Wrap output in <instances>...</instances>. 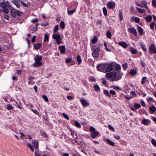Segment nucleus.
I'll return each mask as SVG.
<instances>
[{
	"instance_id": "nucleus-1",
	"label": "nucleus",
	"mask_w": 156,
	"mask_h": 156,
	"mask_svg": "<svg viewBox=\"0 0 156 156\" xmlns=\"http://www.w3.org/2000/svg\"><path fill=\"white\" fill-rule=\"evenodd\" d=\"M112 71L106 73L107 78L110 81H118L122 78L123 73L120 71Z\"/></svg>"
},
{
	"instance_id": "nucleus-2",
	"label": "nucleus",
	"mask_w": 156,
	"mask_h": 156,
	"mask_svg": "<svg viewBox=\"0 0 156 156\" xmlns=\"http://www.w3.org/2000/svg\"><path fill=\"white\" fill-rule=\"evenodd\" d=\"M121 69L120 66L115 62H112L110 63H105L106 72H110L115 69L116 71H118Z\"/></svg>"
},
{
	"instance_id": "nucleus-3",
	"label": "nucleus",
	"mask_w": 156,
	"mask_h": 156,
	"mask_svg": "<svg viewBox=\"0 0 156 156\" xmlns=\"http://www.w3.org/2000/svg\"><path fill=\"white\" fill-rule=\"evenodd\" d=\"M90 131L91 133V136L93 139H95L96 136L99 135V132L92 126H91L90 127Z\"/></svg>"
},
{
	"instance_id": "nucleus-4",
	"label": "nucleus",
	"mask_w": 156,
	"mask_h": 156,
	"mask_svg": "<svg viewBox=\"0 0 156 156\" xmlns=\"http://www.w3.org/2000/svg\"><path fill=\"white\" fill-rule=\"evenodd\" d=\"M92 55L94 58H97L99 55V52L100 51V48L98 45L95 46L93 49Z\"/></svg>"
},
{
	"instance_id": "nucleus-5",
	"label": "nucleus",
	"mask_w": 156,
	"mask_h": 156,
	"mask_svg": "<svg viewBox=\"0 0 156 156\" xmlns=\"http://www.w3.org/2000/svg\"><path fill=\"white\" fill-rule=\"evenodd\" d=\"M97 68L98 71L105 73V63H103L98 65L97 66Z\"/></svg>"
},
{
	"instance_id": "nucleus-6",
	"label": "nucleus",
	"mask_w": 156,
	"mask_h": 156,
	"mask_svg": "<svg viewBox=\"0 0 156 156\" xmlns=\"http://www.w3.org/2000/svg\"><path fill=\"white\" fill-rule=\"evenodd\" d=\"M108 9H114L115 7V3L112 0L108 2L106 5Z\"/></svg>"
},
{
	"instance_id": "nucleus-7",
	"label": "nucleus",
	"mask_w": 156,
	"mask_h": 156,
	"mask_svg": "<svg viewBox=\"0 0 156 156\" xmlns=\"http://www.w3.org/2000/svg\"><path fill=\"white\" fill-rule=\"evenodd\" d=\"M9 9H10V14L11 16L14 17H16V16H20L21 14L20 13H19L13 11H12V9H13L12 7L10 5H9Z\"/></svg>"
},
{
	"instance_id": "nucleus-8",
	"label": "nucleus",
	"mask_w": 156,
	"mask_h": 156,
	"mask_svg": "<svg viewBox=\"0 0 156 156\" xmlns=\"http://www.w3.org/2000/svg\"><path fill=\"white\" fill-rule=\"evenodd\" d=\"M141 107V105L138 103H134V105H133L130 106V108L132 111H134L136 109H139Z\"/></svg>"
},
{
	"instance_id": "nucleus-9",
	"label": "nucleus",
	"mask_w": 156,
	"mask_h": 156,
	"mask_svg": "<svg viewBox=\"0 0 156 156\" xmlns=\"http://www.w3.org/2000/svg\"><path fill=\"white\" fill-rule=\"evenodd\" d=\"M80 101L83 106L84 107H87L89 105V103L87 101L83 98H80Z\"/></svg>"
},
{
	"instance_id": "nucleus-10",
	"label": "nucleus",
	"mask_w": 156,
	"mask_h": 156,
	"mask_svg": "<svg viewBox=\"0 0 156 156\" xmlns=\"http://www.w3.org/2000/svg\"><path fill=\"white\" fill-rule=\"evenodd\" d=\"M149 52L150 54L156 53V48L154 44H151L149 48Z\"/></svg>"
},
{
	"instance_id": "nucleus-11",
	"label": "nucleus",
	"mask_w": 156,
	"mask_h": 156,
	"mask_svg": "<svg viewBox=\"0 0 156 156\" xmlns=\"http://www.w3.org/2000/svg\"><path fill=\"white\" fill-rule=\"evenodd\" d=\"M34 60L35 62H37L38 64H40L42 65V62H41L42 60V57L41 55H37L36 57L34 58Z\"/></svg>"
},
{
	"instance_id": "nucleus-12",
	"label": "nucleus",
	"mask_w": 156,
	"mask_h": 156,
	"mask_svg": "<svg viewBox=\"0 0 156 156\" xmlns=\"http://www.w3.org/2000/svg\"><path fill=\"white\" fill-rule=\"evenodd\" d=\"M128 30L129 33L133 34L134 35L136 36L137 35V33L136 30L134 27L129 28L128 29Z\"/></svg>"
},
{
	"instance_id": "nucleus-13",
	"label": "nucleus",
	"mask_w": 156,
	"mask_h": 156,
	"mask_svg": "<svg viewBox=\"0 0 156 156\" xmlns=\"http://www.w3.org/2000/svg\"><path fill=\"white\" fill-rule=\"evenodd\" d=\"M38 141L37 140H32V144L33 145L35 149H38L39 148Z\"/></svg>"
},
{
	"instance_id": "nucleus-14",
	"label": "nucleus",
	"mask_w": 156,
	"mask_h": 156,
	"mask_svg": "<svg viewBox=\"0 0 156 156\" xmlns=\"http://www.w3.org/2000/svg\"><path fill=\"white\" fill-rule=\"evenodd\" d=\"M14 103H13V104L14 106L17 107L20 109H22L23 108L21 106L22 105V104L20 101H14Z\"/></svg>"
},
{
	"instance_id": "nucleus-15",
	"label": "nucleus",
	"mask_w": 156,
	"mask_h": 156,
	"mask_svg": "<svg viewBox=\"0 0 156 156\" xmlns=\"http://www.w3.org/2000/svg\"><path fill=\"white\" fill-rule=\"evenodd\" d=\"M104 141H106L107 143L110 146H113L115 145V143L109 139H106Z\"/></svg>"
},
{
	"instance_id": "nucleus-16",
	"label": "nucleus",
	"mask_w": 156,
	"mask_h": 156,
	"mask_svg": "<svg viewBox=\"0 0 156 156\" xmlns=\"http://www.w3.org/2000/svg\"><path fill=\"white\" fill-rule=\"evenodd\" d=\"M118 44L124 48H126L128 46V44L125 42L120 41L118 42Z\"/></svg>"
},
{
	"instance_id": "nucleus-17",
	"label": "nucleus",
	"mask_w": 156,
	"mask_h": 156,
	"mask_svg": "<svg viewBox=\"0 0 156 156\" xmlns=\"http://www.w3.org/2000/svg\"><path fill=\"white\" fill-rule=\"evenodd\" d=\"M151 123V121L149 119H143L142 122V123L147 126H148L149 124Z\"/></svg>"
},
{
	"instance_id": "nucleus-18",
	"label": "nucleus",
	"mask_w": 156,
	"mask_h": 156,
	"mask_svg": "<svg viewBox=\"0 0 156 156\" xmlns=\"http://www.w3.org/2000/svg\"><path fill=\"white\" fill-rule=\"evenodd\" d=\"M130 21L131 22H133L134 21L136 23H139L140 20V18L138 17H132L130 18Z\"/></svg>"
},
{
	"instance_id": "nucleus-19",
	"label": "nucleus",
	"mask_w": 156,
	"mask_h": 156,
	"mask_svg": "<svg viewBox=\"0 0 156 156\" xmlns=\"http://www.w3.org/2000/svg\"><path fill=\"white\" fill-rule=\"evenodd\" d=\"M58 49L60 50L61 54L65 53L66 49L65 47L64 46H61L59 47Z\"/></svg>"
},
{
	"instance_id": "nucleus-20",
	"label": "nucleus",
	"mask_w": 156,
	"mask_h": 156,
	"mask_svg": "<svg viewBox=\"0 0 156 156\" xmlns=\"http://www.w3.org/2000/svg\"><path fill=\"white\" fill-rule=\"evenodd\" d=\"M140 7L141 8H147V6L146 1L145 0H143L140 3Z\"/></svg>"
},
{
	"instance_id": "nucleus-21",
	"label": "nucleus",
	"mask_w": 156,
	"mask_h": 156,
	"mask_svg": "<svg viewBox=\"0 0 156 156\" xmlns=\"http://www.w3.org/2000/svg\"><path fill=\"white\" fill-rule=\"evenodd\" d=\"M149 110L150 111V112L151 114H153L155 111L156 108L153 105L149 108Z\"/></svg>"
},
{
	"instance_id": "nucleus-22",
	"label": "nucleus",
	"mask_w": 156,
	"mask_h": 156,
	"mask_svg": "<svg viewBox=\"0 0 156 156\" xmlns=\"http://www.w3.org/2000/svg\"><path fill=\"white\" fill-rule=\"evenodd\" d=\"M72 124L78 128H80L81 127V126L80 123L77 121L73 122Z\"/></svg>"
},
{
	"instance_id": "nucleus-23",
	"label": "nucleus",
	"mask_w": 156,
	"mask_h": 156,
	"mask_svg": "<svg viewBox=\"0 0 156 156\" xmlns=\"http://www.w3.org/2000/svg\"><path fill=\"white\" fill-rule=\"evenodd\" d=\"M41 44L40 43L35 44L34 45V49L36 50L39 49L41 47Z\"/></svg>"
},
{
	"instance_id": "nucleus-24",
	"label": "nucleus",
	"mask_w": 156,
	"mask_h": 156,
	"mask_svg": "<svg viewBox=\"0 0 156 156\" xmlns=\"http://www.w3.org/2000/svg\"><path fill=\"white\" fill-rule=\"evenodd\" d=\"M129 51L132 54H136L137 52V50L133 47H131L129 48Z\"/></svg>"
},
{
	"instance_id": "nucleus-25",
	"label": "nucleus",
	"mask_w": 156,
	"mask_h": 156,
	"mask_svg": "<svg viewBox=\"0 0 156 156\" xmlns=\"http://www.w3.org/2000/svg\"><path fill=\"white\" fill-rule=\"evenodd\" d=\"M144 19L146 20L147 22H150L152 20V17L151 15H149L147 17L144 18Z\"/></svg>"
},
{
	"instance_id": "nucleus-26",
	"label": "nucleus",
	"mask_w": 156,
	"mask_h": 156,
	"mask_svg": "<svg viewBox=\"0 0 156 156\" xmlns=\"http://www.w3.org/2000/svg\"><path fill=\"white\" fill-rule=\"evenodd\" d=\"M129 73L131 76H134L137 73V71L136 69H133L131 70Z\"/></svg>"
},
{
	"instance_id": "nucleus-27",
	"label": "nucleus",
	"mask_w": 156,
	"mask_h": 156,
	"mask_svg": "<svg viewBox=\"0 0 156 156\" xmlns=\"http://www.w3.org/2000/svg\"><path fill=\"white\" fill-rule=\"evenodd\" d=\"M12 2L14 3L18 8H19L20 6V4L19 2L16 0H13Z\"/></svg>"
},
{
	"instance_id": "nucleus-28",
	"label": "nucleus",
	"mask_w": 156,
	"mask_h": 156,
	"mask_svg": "<svg viewBox=\"0 0 156 156\" xmlns=\"http://www.w3.org/2000/svg\"><path fill=\"white\" fill-rule=\"evenodd\" d=\"M52 36L53 38L55 40H57L61 37L59 34H53Z\"/></svg>"
},
{
	"instance_id": "nucleus-29",
	"label": "nucleus",
	"mask_w": 156,
	"mask_h": 156,
	"mask_svg": "<svg viewBox=\"0 0 156 156\" xmlns=\"http://www.w3.org/2000/svg\"><path fill=\"white\" fill-rule=\"evenodd\" d=\"M70 137L69 138L73 140L74 137L75 132L72 131V129H70Z\"/></svg>"
},
{
	"instance_id": "nucleus-30",
	"label": "nucleus",
	"mask_w": 156,
	"mask_h": 156,
	"mask_svg": "<svg viewBox=\"0 0 156 156\" xmlns=\"http://www.w3.org/2000/svg\"><path fill=\"white\" fill-rule=\"evenodd\" d=\"M136 8L139 13H142L145 12V10L144 9L140 8L137 7H136Z\"/></svg>"
},
{
	"instance_id": "nucleus-31",
	"label": "nucleus",
	"mask_w": 156,
	"mask_h": 156,
	"mask_svg": "<svg viewBox=\"0 0 156 156\" xmlns=\"http://www.w3.org/2000/svg\"><path fill=\"white\" fill-rule=\"evenodd\" d=\"M137 29L139 34H140L142 35L143 34V28L140 26H138L137 27Z\"/></svg>"
},
{
	"instance_id": "nucleus-32",
	"label": "nucleus",
	"mask_w": 156,
	"mask_h": 156,
	"mask_svg": "<svg viewBox=\"0 0 156 156\" xmlns=\"http://www.w3.org/2000/svg\"><path fill=\"white\" fill-rule=\"evenodd\" d=\"M8 6V7H6L2 9L3 11L5 14L8 13L9 11L8 9H9V5Z\"/></svg>"
},
{
	"instance_id": "nucleus-33",
	"label": "nucleus",
	"mask_w": 156,
	"mask_h": 156,
	"mask_svg": "<svg viewBox=\"0 0 156 156\" xmlns=\"http://www.w3.org/2000/svg\"><path fill=\"white\" fill-rule=\"evenodd\" d=\"M119 18L120 20H122L123 19L122 12L121 10H119Z\"/></svg>"
},
{
	"instance_id": "nucleus-34",
	"label": "nucleus",
	"mask_w": 156,
	"mask_h": 156,
	"mask_svg": "<svg viewBox=\"0 0 156 156\" xmlns=\"http://www.w3.org/2000/svg\"><path fill=\"white\" fill-rule=\"evenodd\" d=\"M104 45L105 46V47L106 50L107 51H110V52L111 51V50L110 49V48H109V46H108V48L107 44L105 42H104Z\"/></svg>"
},
{
	"instance_id": "nucleus-35",
	"label": "nucleus",
	"mask_w": 156,
	"mask_h": 156,
	"mask_svg": "<svg viewBox=\"0 0 156 156\" xmlns=\"http://www.w3.org/2000/svg\"><path fill=\"white\" fill-rule=\"evenodd\" d=\"M140 46L144 51H147V49L146 48L145 45L144 44L141 43L140 44Z\"/></svg>"
},
{
	"instance_id": "nucleus-36",
	"label": "nucleus",
	"mask_w": 156,
	"mask_h": 156,
	"mask_svg": "<svg viewBox=\"0 0 156 156\" xmlns=\"http://www.w3.org/2000/svg\"><path fill=\"white\" fill-rule=\"evenodd\" d=\"M27 147L30 148V149L31 151L32 152L34 151V150L33 147L32 146L31 144L30 143H28L27 144Z\"/></svg>"
},
{
	"instance_id": "nucleus-37",
	"label": "nucleus",
	"mask_w": 156,
	"mask_h": 156,
	"mask_svg": "<svg viewBox=\"0 0 156 156\" xmlns=\"http://www.w3.org/2000/svg\"><path fill=\"white\" fill-rule=\"evenodd\" d=\"M147 77L146 76L143 77L141 79V83L142 84L145 83L146 82V81L147 80Z\"/></svg>"
},
{
	"instance_id": "nucleus-38",
	"label": "nucleus",
	"mask_w": 156,
	"mask_h": 156,
	"mask_svg": "<svg viewBox=\"0 0 156 156\" xmlns=\"http://www.w3.org/2000/svg\"><path fill=\"white\" fill-rule=\"evenodd\" d=\"M76 8H74L72 10H69V15H72L75 12L76 10Z\"/></svg>"
},
{
	"instance_id": "nucleus-39",
	"label": "nucleus",
	"mask_w": 156,
	"mask_h": 156,
	"mask_svg": "<svg viewBox=\"0 0 156 156\" xmlns=\"http://www.w3.org/2000/svg\"><path fill=\"white\" fill-rule=\"evenodd\" d=\"M98 41V38L96 36H94L92 40V42L93 44L95 43Z\"/></svg>"
},
{
	"instance_id": "nucleus-40",
	"label": "nucleus",
	"mask_w": 156,
	"mask_h": 156,
	"mask_svg": "<svg viewBox=\"0 0 156 156\" xmlns=\"http://www.w3.org/2000/svg\"><path fill=\"white\" fill-rule=\"evenodd\" d=\"M77 60L79 65H80L82 62V59L81 58V56L80 55L77 56Z\"/></svg>"
},
{
	"instance_id": "nucleus-41",
	"label": "nucleus",
	"mask_w": 156,
	"mask_h": 156,
	"mask_svg": "<svg viewBox=\"0 0 156 156\" xmlns=\"http://www.w3.org/2000/svg\"><path fill=\"white\" fill-rule=\"evenodd\" d=\"M49 40V36L47 34H44V41L45 42L47 41H48Z\"/></svg>"
},
{
	"instance_id": "nucleus-42",
	"label": "nucleus",
	"mask_w": 156,
	"mask_h": 156,
	"mask_svg": "<svg viewBox=\"0 0 156 156\" xmlns=\"http://www.w3.org/2000/svg\"><path fill=\"white\" fill-rule=\"evenodd\" d=\"M42 65L40 64H38V63H37V62H35V63L33 64L32 66H33L34 67H38L41 66Z\"/></svg>"
},
{
	"instance_id": "nucleus-43",
	"label": "nucleus",
	"mask_w": 156,
	"mask_h": 156,
	"mask_svg": "<svg viewBox=\"0 0 156 156\" xmlns=\"http://www.w3.org/2000/svg\"><path fill=\"white\" fill-rule=\"evenodd\" d=\"M106 36L108 38H110L112 37V34L108 30L106 33Z\"/></svg>"
},
{
	"instance_id": "nucleus-44",
	"label": "nucleus",
	"mask_w": 156,
	"mask_h": 156,
	"mask_svg": "<svg viewBox=\"0 0 156 156\" xmlns=\"http://www.w3.org/2000/svg\"><path fill=\"white\" fill-rule=\"evenodd\" d=\"M155 25V23L154 22H153L151 23L150 25V28L152 30H153L154 29Z\"/></svg>"
},
{
	"instance_id": "nucleus-45",
	"label": "nucleus",
	"mask_w": 156,
	"mask_h": 156,
	"mask_svg": "<svg viewBox=\"0 0 156 156\" xmlns=\"http://www.w3.org/2000/svg\"><path fill=\"white\" fill-rule=\"evenodd\" d=\"M35 156H41V153L39 151V150H35L34 152Z\"/></svg>"
},
{
	"instance_id": "nucleus-46",
	"label": "nucleus",
	"mask_w": 156,
	"mask_h": 156,
	"mask_svg": "<svg viewBox=\"0 0 156 156\" xmlns=\"http://www.w3.org/2000/svg\"><path fill=\"white\" fill-rule=\"evenodd\" d=\"M0 6L3 8V9L5 8L6 7H8L7 5L5 2L1 3L0 4Z\"/></svg>"
},
{
	"instance_id": "nucleus-47",
	"label": "nucleus",
	"mask_w": 156,
	"mask_h": 156,
	"mask_svg": "<svg viewBox=\"0 0 156 156\" xmlns=\"http://www.w3.org/2000/svg\"><path fill=\"white\" fill-rule=\"evenodd\" d=\"M6 108L8 110H10L13 108V107L11 104H8L6 106Z\"/></svg>"
},
{
	"instance_id": "nucleus-48",
	"label": "nucleus",
	"mask_w": 156,
	"mask_h": 156,
	"mask_svg": "<svg viewBox=\"0 0 156 156\" xmlns=\"http://www.w3.org/2000/svg\"><path fill=\"white\" fill-rule=\"evenodd\" d=\"M60 27L62 29H64L65 27V24L62 21H61L60 24Z\"/></svg>"
},
{
	"instance_id": "nucleus-49",
	"label": "nucleus",
	"mask_w": 156,
	"mask_h": 156,
	"mask_svg": "<svg viewBox=\"0 0 156 156\" xmlns=\"http://www.w3.org/2000/svg\"><path fill=\"white\" fill-rule=\"evenodd\" d=\"M103 13L104 15L106 16L107 15V10L106 8L105 7H103Z\"/></svg>"
},
{
	"instance_id": "nucleus-50",
	"label": "nucleus",
	"mask_w": 156,
	"mask_h": 156,
	"mask_svg": "<svg viewBox=\"0 0 156 156\" xmlns=\"http://www.w3.org/2000/svg\"><path fill=\"white\" fill-rule=\"evenodd\" d=\"M127 66L128 65L126 63H125L122 65V68L123 69L125 70L126 69Z\"/></svg>"
},
{
	"instance_id": "nucleus-51",
	"label": "nucleus",
	"mask_w": 156,
	"mask_h": 156,
	"mask_svg": "<svg viewBox=\"0 0 156 156\" xmlns=\"http://www.w3.org/2000/svg\"><path fill=\"white\" fill-rule=\"evenodd\" d=\"M103 92L104 94H105L107 96L109 97H110L111 96L109 92L107 90H104Z\"/></svg>"
},
{
	"instance_id": "nucleus-52",
	"label": "nucleus",
	"mask_w": 156,
	"mask_h": 156,
	"mask_svg": "<svg viewBox=\"0 0 156 156\" xmlns=\"http://www.w3.org/2000/svg\"><path fill=\"white\" fill-rule=\"evenodd\" d=\"M108 127L109 128V129L112 131L115 132V130L113 128V127L111 125L109 124L108 125Z\"/></svg>"
},
{
	"instance_id": "nucleus-53",
	"label": "nucleus",
	"mask_w": 156,
	"mask_h": 156,
	"mask_svg": "<svg viewBox=\"0 0 156 156\" xmlns=\"http://www.w3.org/2000/svg\"><path fill=\"white\" fill-rule=\"evenodd\" d=\"M94 87L96 91H98L100 90V88L98 85H95Z\"/></svg>"
},
{
	"instance_id": "nucleus-54",
	"label": "nucleus",
	"mask_w": 156,
	"mask_h": 156,
	"mask_svg": "<svg viewBox=\"0 0 156 156\" xmlns=\"http://www.w3.org/2000/svg\"><path fill=\"white\" fill-rule=\"evenodd\" d=\"M151 143L155 147H156V140L154 139H152L151 141Z\"/></svg>"
},
{
	"instance_id": "nucleus-55",
	"label": "nucleus",
	"mask_w": 156,
	"mask_h": 156,
	"mask_svg": "<svg viewBox=\"0 0 156 156\" xmlns=\"http://www.w3.org/2000/svg\"><path fill=\"white\" fill-rule=\"evenodd\" d=\"M31 111L34 113L36 115H38L39 116V113L35 109H31Z\"/></svg>"
},
{
	"instance_id": "nucleus-56",
	"label": "nucleus",
	"mask_w": 156,
	"mask_h": 156,
	"mask_svg": "<svg viewBox=\"0 0 156 156\" xmlns=\"http://www.w3.org/2000/svg\"><path fill=\"white\" fill-rule=\"evenodd\" d=\"M147 101L149 103L153 102L154 101V100L152 98L150 97H149L148 98H147Z\"/></svg>"
},
{
	"instance_id": "nucleus-57",
	"label": "nucleus",
	"mask_w": 156,
	"mask_h": 156,
	"mask_svg": "<svg viewBox=\"0 0 156 156\" xmlns=\"http://www.w3.org/2000/svg\"><path fill=\"white\" fill-rule=\"evenodd\" d=\"M152 5L154 8L156 7V0H152Z\"/></svg>"
},
{
	"instance_id": "nucleus-58",
	"label": "nucleus",
	"mask_w": 156,
	"mask_h": 156,
	"mask_svg": "<svg viewBox=\"0 0 156 156\" xmlns=\"http://www.w3.org/2000/svg\"><path fill=\"white\" fill-rule=\"evenodd\" d=\"M41 135H42L43 136L45 137L46 138H47V137H48L47 134L46 133L44 132H42L41 133Z\"/></svg>"
},
{
	"instance_id": "nucleus-59",
	"label": "nucleus",
	"mask_w": 156,
	"mask_h": 156,
	"mask_svg": "<svg viewBox=\"0 0 156 156\" xmlns=\"http://www.w3.org/2000/svg\"><path fill=\"white\" fill-rule=\"evenodd\" d=\"M59 29L58 25H56L55 27V28L54 29V32H56Z\"/></svg>"
},
{
	"instance_id": "nucleus-60",
	"label": "nucleus",
	"mask_w": 156,
	"mask_h": 156,
	"mask_svg": "<svg viewBox=\"0 0 156 156\" xmlns=\"http://www.w3.org/2000/svg\"><path fill=\"white\" fill-rule=\"evenodd\" d=\"M113 135L114 137L117 140H119L120 138V136L117 134H115Z\"/></svg>"
},
{
	"instance_id": "nucleus-61",
	"label": "nucleus",
	"mask_w": 156,
	"mask_h": 156,
	"mask_svg": "<svg viewBox=\"0 0 156 156\" xmlns=\"http://www.w3.org/2000/svg\"><path fill=\"white\" fill-rule=\"evenodd\" d=\"M42 97L45 102H47L48 101V99L46 95H43Z\"/></svg>"
},
{
	"instance_id": "nucleus-62",
	"label": "nucleus",
	"mask_w": 156,
	"mask_h": 156,
	"mask_svg": "<svg viewBox=\"0 0 156 156\" xmlns=\"http://www.w3.org/2000/svg\"><path fill=\"white\" fill-rule=\"evenodd\" d=\"M20 3L21 5H23V6L25 7H27L28 5L27 4L25 3L24 2L21 1L20 2Z\"/></svg>"
},
{
	"instance_id": "nucleus-63",
	"label": "nucleus",
	"mask_w": 156,
	"mask_h": 156,
	"mask_svg": "<svg viewBox=\"0 0 156 156\" xmlns=\"http://www.w3.org/2000/svg\"><path fill=\"white\" fill-rule=\"evenodd\" d=\"M55 40L57 43L58 44H60L62 42V39L61 37L60 38H59V39Z\"/></svg>"
},
{
	"instance_id": "nucleus-64",
	"label": "nucleus",
	"mask_w": 156,
	"mask_h": 156,
	"mask_svg": "<svg viewBox=\"0 0 156 156\" xmlns=\"http://www.w3.org/2000/svg\"><path fill=\"white\" fill-rule=\"evenodd\" d=\"M38 21V19L37 18H35V19H32L31 20V22L32 23H33L37 22Z\"/></svg>"
}]
</instances>
